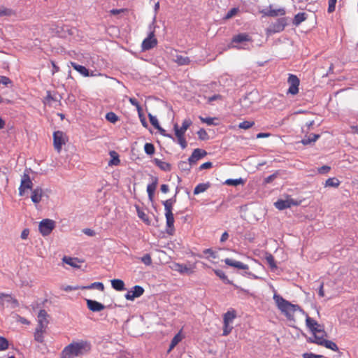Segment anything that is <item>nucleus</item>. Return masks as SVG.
<instances>
[{
    "instance_id": "f257e3e1",
    "label": "nucleus",
    "mask_w": 358,
    "mask_h": 358,
    "mask_svg": "<svg viewBox=\"0 0 358 358\" xmlns=\"http://www.w3.org/2000/svg\"><path fill=\"white\" fill-rule=\"evenodd\" d=\"M273 299L278 310L289 321H294V315L296 312L305 314L299 305L290 303L276 292L274 293Z\"/></svg>"
},
{
    "instance_id": "f03ea898",
    "label": "nucleus",
    "mask_w": 358,
    "mask_h": 358,
    "mask_svg": "<svg viewBox=\"0 0 358 358\" xmlns=\"http://www.w3.org/2000/svg\"><path fill=\"white\" fill-rule=\"evenodd\" d=\"M91 350V345L87 341L73 342L66 345L62 352V358H74L87 353Z\"/></svg>"
},
{
    "instance_id": "7ed1b4c3",
    "label": "nucleus",
    "mask_w": 358,
    "mask_h": 358,
    "mask_svg": "<svg viewBox=\"0 0 358 358\" xmlns=\"http://www.w3.org/2000/svg\"><path fill=\"white\" fill-rule=\"evenodd\" d=\"M175 202V200L171 199H167L163 202L165 210V217H166V233L169 235H173L175 231L174 227V217L173 210V205Z\"/></svg>"
},
{
    "instance_id": "20e7f679",
    "label": "nucleus",
    "mask_w": 358,
    "mask_h": 358,
    "mask_svg": "<svg viewBox=\"0 0 358 358\" xmlns=\"http://www.w3.org/2000/svg\"><path fill=\"white\" fill-rule=\"evenodd\" d=\"M237 317V312L234 308H229L224 315H223V332L222 336H228L234 329L232 325L234 320Z\"/></svg>"
},
{
    "instance_id": "39448f33",
    "label": "nucleus",
    "mask_w": 358,
    "mask_h": 358,
    "mask_svg": "<svg viewBox=\"0 0 358 358\" xmlns=\"http://www.w3.org/2000/svg\"><path fill=\"white\" fill-rule=\"evenodd\" d=\"M287 24V18L281 17L272 23L266 30L268 35L281 32Z\"/></svg>"
},
{
    "instance_id": "423d86ee",
    "label": "nucleus",
    "mask_w": 358,
    "mask_h": 358,
    "mask_svg": "<svg viewBox=\"0 0 358 358\" xmlns=\"http://www.w3.org/2000/svg\"><path fill=\"white\" fill-rule=\"evenodd\" d=\"M55 227V222L50 219H44L40 222L38 229L40 233L43 236L49 235Z\"/></svg>"
},
{
    "instance_id": "0eeeda50",
    "label": "nucleus",
    "mask_w": 358,
    "mask_h": 358,
    "mask_svg": "<svg viewBox=\"0 0 358 358\" xmlns=\"http://www.w3.org/2000/svg\"><path fill=\"white\" fill-rule=\"evenodd\" d=\"M287 83L289 85L287 94L296 95L299 93L300 80L296 75L289 74Z\"/></svg>"
},
{
    "instance_id": "6e6552de",
    "label": "nucleus",
    "mask_w": 358,
    "mask_h": 358,
    "mask_svg": "<svg viewBox=\"0 0 358 358\" xmlns=\"http://www.w3.org/2000/svg\"><path fill=\"white\" fill-rule=\"evenodd\" d=\"M157 45V39L155 35V30L151 31L148 37L142 42L141 48L143 50H149Z\"/></svg>"
},
{
    "instance_id": "1a4fd4ad",
    "label": "nucleus",
    "mask_w": 358,
    "mask_h": 358,
    "mask_svg": "<svg viewBox=\"0 0 358 358\" xmlns=\"http://www.w3.org/2000/svg\"><path fill=\"white\" fill-rule=\"evenodd\" d=\"M33 187V182L28 173H24L21 178V182L19 187V195L23 196L25 191L31 189Z\"/></svg>"
},
{
    "instance_id": "9d476101",
    "label": "nucleus",
    "mask_w": 358,
    "mask_h": 358,
    "mask_svg": "<svg viewBox=\"0 0 358 358\" xmlns=\"http://www.w3.org/2000/svg\"><path fill=\"white\" fill-rule=\"evenodd\" d=\"M66 139L64 134L61 131H55L53 134V145L57 152H60L63 145H65Z\"/></svg>"
},
{
    "instance_id": "9b49d317",
    "label": "nucleus",
    "mask_w": 358,
    "mask_h": 358,
    "mask_svg": "<svg viewBox=\"0 0 358 358\" xmlns=\"http://www.w3.org/2000/svg\"><path fill=\"white\" fill-rule=\"evenodd\" d=\"M173 129L175 131V135L178 140V143L180 145L182 149L186 148L187 146V143L185 138V134L187 130L183 129L181 127H179L178 124H174Z\"/></svg>"
},
{
    "instance_id": "f8f14e48",
    "label": "nucleus",
    "mask_w": 358,
    "mask_h": 358,
    "mask_svg": "<svg viewBox=\"0 0 358 358\" xmlns=\"http://www.w3.org/2000/svg\"><path fill=\"white\" fill-rule=\"evenodd\" d=\"M306 324L307 327L309 329V330L313 334V335L316 333H318L319 330L324 329L323 326L318 324L316 320H315L312 317H309L308 315H306Z\"/></svg>"
},
{
    "instance_id": "ddd939ff",
    "label": "nucleus",
    "mask_w": 358,
    "mask_h": 358,
    "mask_svg": "<svg viewBox=\"0 0 358 358\" xmlns=\"http://www.w3.org/2000/svg\"><path fill=\"white\" fill-rule=\"evenodd\" d=\"M196 268V265L193 264L192 266H188L186 264H181L179 263L173 264L172 268L181 274H191L193 273L194 269Z\"/></svg>"
},
{
    "instance_id": "4468645a",
    "label": "nucleus",
    "mask_w": 358,
    "mask_h": 358,
    "mask_svg": "<svg viewBox=\"0 0 358 358\" xmlns=\"http://www.w3.org/2000/svg\"><path fill=\"white\" fill-rule=\"evenodd\" d=\"M144 289L140 285H135L131 290L128 291L125 294V298L127 300L133 301L135 298H138L143 295Z\"/></svg>"
},
{
    "instance_id": "2eb2a0df",
    "label": "nucleus",
    "mask_w": 358,
    "mask_h": 358,
    "mask_svg": "<svg viewBox=\"0 0 358 358\" xmlns=\"http://www.w3.org/2000/svg\"><path fill=\"white\" fill-rule=\"evenodd\" d=\"M207 155V152L204 150L196 148L192 152L188 160L190 164H194L198 160L204 157Z\"/></svg>"
},
{
    "instance_id": "dca6fc26",
    "label": "nucleus",
    "mask_w": 358,
    "mask_h": 358,
    "mask_svg": "<svg viewBox=\"0 0 358 358\" xmlns=\"http://www.w3.org/2000/svg\"><path fill=\"white\" fill-rule=\"evenodd\" d=\"M261 13L264 16H268V17H277V16H283L285 15L286 11L285 8H280L278 9H273L272 6H270L268 10H263L261 11Z\"/></svg>"
},
{
    "instance_id": "f3484780",
    "label": "nucleus",
    "mask_w": 358,
    "mask_h": 358,
    "mask_svg": "<svg viewBox=\"0 0 358 358\" xmlns=\"http://www.w3.org/2000/svg\"><path fill=\"white\" fill-rule=\"evenodd\" d=\"M48 315L45 310H41L38 314V324L37 327L42 329H47L49 323L48 320Z\"/></svg>"
},
{
    "instance_id": "a211bd4d",
    "label": "nucleus",
    "mask_w": 358,
    "mask_h": 358,
    "mask_svg": "<svg viewBox=\"0 0 358 358\" xmlns=\"http://www.w3.org/2000/svg\"><path fill=\"white\" fill-rule=\"evenodd\" d=\"M224 262L227 265L234 267V268H238V269H241V270H248L249 269V266L248 264H243V262H241L238 261L234 260L232 259L226 258L224 260Z\"/></svg>"
},
{
    "instance_id": "6ab92c4d",
    "label": "nucleus",
    "mask_w": 358,
    "mask_h": 358,
    "mask_svg": "<svg viewBox=\"0 0 358 358\" xmlns=\"http://www.w3.org/2000/svg\"><path fill=\"white\" fill-rule=\"evenodd\" d=\"M87 308L92 312H100L105 308L104 305L92 299L86 300Z\"/></svg>"
},
{
    "instance_id": "aec40b11",
    "label": "nucleus",
    "mask_w": 358,
    "mask_h": 358,
    "mask_svg": "<svg viewBox=\"0 0 358 358\" xmlns=\"http://www.w3.org/2000/svg\"><path fill=\"white\" fill-rule=\"evenodd\" d=\"M327 336L324 329L319 330L318 333L313 334V338H310L308 341L320 345V341H324Z\"/></svg>"
},
{
    "instance_id": "412c9836",
    "label": "nucleus",
    "mask_w": 358,
    "mask_h": 358,
    "mask_svg": "<svg viewBox=\"0 0 358 358\" xmlns=\"http://www.w3.org/2000/svg\"><path fill=\"white\" fill-rule=\"evenodd\" d=\"M292 205H296L292 199L278 200L275 203V206L279 210L290 208Z\"/></svg>"
},
{
    "instance_id": "4be33fe9",
    "label": "nucleus",
    "mask_w": 358,
    "mask_h": 358,
    "mask_svg": "<svg viewBox=\"0 0 358 358\" xmlns=\"http://www.w3.org/2000/svg\"><path fill=\"white\" fill-rule=\"evenodd\" d=\"M71 66L75 69L76 71L80 73L82 76L85 77L92 76V73L90 74L89 70L85 67L84 66L76 64V62H71Z\"/></svg>"
},
{
    "instance_id": "5701e85b",
    "label": "nucleus",
    "mask_w": 358,
    "mask_h": 358,
    "mask_svg": "<svg viewBox=\"0 0 358 358\" xmlns=\"http://www.w3.org/2000/svg\"><path fill=\"white\" fill-rule=\"evenodd\" d=\"M43 194L42 188L36 187L31 192V199L34 203L37 204L41 201Z\"/></svg>"
},
{
    "instance_id": "b1692460",
    "label": "nucleus",
    "mask_w": 358,
    "mask_h": 358,
    "mask_svg": "<svg viewBox=\"0 0 358 358\" xmlns=\"http://www.w3.org/2000/svg\"><path fill=\"white\" fill-rule=\"evenodd\" d=\"M152 182L147 186V192L150 200H152L155 194V189L158 184V178L152 177Z\"/></svg>"
},
{
    "instance_id": "393cba45",
    "label": "nucleus",
    "mask_w": 358,
    "mask_h": 358,
    "mask_svg": "<svg viewBox=\"0 0 358 358\" xmlns=\"http://www.w3.org/2000/svg\"><path fill=\"white\" fill-rule=\"evenodd\" d=\"M62 260L64 263L70 265L71 266H72L73 268H80V264L83 262V261H80L78 258H73V257H67V256H64L63 257Z\"/></svg>"
},
{
    "instance_id": "a878e982",
    "label": "nucleus",
    "mask_w": 358,
    "mask_h": 358,
    "mask_svg": "<svg viewBox=\"0 0 358 358\" xmlns=\"http://www.w3.org/2000/svg\"><path fill=\"white\" fill-rule=\"evenodd\" d=\"M183 338H184V336L182 334V329H181L172 338L171 342L169 345V348L168 350V352H170L183 339Z\"/></svg>"
},
{
    "instance_id": "bb28decb",
    "label": "nucleus",
    "mask_w": 358,
    "mask_h": 358,
    "mask_svg": "<svg viewBox=\"0 0 358 358\" xmlns=\"http://www.w3.org/2000/svg\"><path fill=\"white\" fill-rule=\"evenodd\" d=\"M173 61L179 66L189 65L191 62V60L188 57L180 55H176L173 58Z\"/></svg>"
},
{
    "instance_id": "cd10ccee",
    "label": "nucleus",
    "mask_w": 358,
    "mask_h": 358,
    "mask_svg": "<svg viewBox=\"0 0 358 358\" xmlns=\"http://www.w3.org/2000/svg\"><path fill=\"white\" fill-rule=\"evenodd\" d=\"M46 332V329L36 327L34 332V339L38 343L44 341V334Z\"/></svg>"
},
{
    "instance_id": "c85d7f7f",
    "label": "nucleus",
    "mask_w": 358,
    "mask_h": 358,
    "mask_svg": "<svg viewBox=\"0 0 358 358\" xmlns=\"http://www.w3.org/2000/svg\"><path fill=\"white\" fill-rule=\"evenodd\" d=\"M112 287L117 291L125 289L124 282L120 279H113L111 280Z\"/></svg>"
},
{
    "instance_id": "c756f323",
    "label": "nucleus",
    "mask_w": 358,
    "mask_h": 358,
    "mask_svg": "<svg viewBox=\"0 0 358 358\" xmlns=\"http://www.w3.org/2000/svg\"><path fill=\"white\" fill-rule=\"evenodd\" d=\"M154 162L160 169L164 171H171V166L169 163L162 161L159 159H155Z\"/></svg>"
},
{
    "instance_id": "7c9ffc66",
    "label": "nucleus",
    "mask_w": 358,
    "mask_h": 358,
    "mask_svg": "<svg viewBox=\"0 0 358 358\" xmlns=\"http://www.w3.org/2000/svg\"><path fill=\"white\" fill-rule=\"evenodd\" d=\"M250 41V38L248 34H239L234 36L232 38V43H241L243 41Z\"/></svg>"
},
{
    "instance_id": "2f4dec72",
    "label": "nucleus",
    "mask_w": 358,
    "mask_h": 358,
    "mask_svg": "<svg viewBox=\"0 0 358 358\" xmlns=\"http://www.w3.org/2000/svg\"><path fill=\"white\" fill-rule=\"evenodd\" d=\"M320 345L324 346L325 348L330 349L335 352L338 351V348L337 345L331 341H329L327 339H325L324 341H321Z\"/></svg>"
},
{
    "instance_id": "473e14b6",
    "label": "nucleus",
    "mask_w": 358,
    "mask_h": 358,
    "mask_svg": "<svg viewBox=\"0 0 358 358\" xmlns=\"http://www.w3.org/2000/svg\"><path fill=\"white\" fill-rule=\"evenodd\" d=\"M15 15V12L3 6H0V17H10Z\"/></svg>"
},
{
    "instance_id": "72a5a7b5",
    "label": "nucleus",
    "mask_w": 358,
    "mask_h": 358,
    "mask_svg": "<svg viewBox=\"0 0 358 358\" xmlns=\"http://www.w3.org/2000/svg\"><path fill=\"white\" fill-rule=\"evenodd\" d=\"M307 18V15L305 13H297L293 20V24L295 26L299 25L302 22L305 21Z\"/></svg>"
},
{
    "instance_id": "f704fd0d",
    "label": "nucleus",
    "mask_w": 358,
    "mask_h": 358,
    "mask_svg": "<svg viewBox=\"0 0 358 358\" xmlns=\"http://www.w3.org/2000/svg\"><path fill=\"white\" fill-rule=\"evenodd\" d=\"M80 289H97L100 291H103L104 285L102 282H95L88 286L81 287Z\"/></svg>"
},
{
    "instance_id": "c9c22d12",
    "label": "nucleus",
    "mask_w": 358,
    "mask_h": 358,
    "mask_svg": "<svg viewBox=\"0 0 358 358\" xmlns=\"http://www.w3.org/2000/svg\"><path fill=\"white\" fill-rule=\"evenodd\" d=\"M341 184L340 180L336 178H329L325 182V187H338Z\"/></svg>"
},
{
    "instance_id": "e433bc0d",
    "label": "nucleus",
    "mask_w": 358,
    "mask_h": 358,
    "mask_svg": "<svg viewBox=\"0 0 358 358\" xmlns=\"http://www.w3.org/2000/svg\"><path fill=\"white\" fill-rule=\"evenodd\" d=\"M319 137H320V135H318V134H311L308 136L304 138L301 141V143L303 145H308V144H310L312 142L316 141L319 138Z\"/></svg>"
},
{
    "instance_id": "4c0bfd02",
    "label": "nucleus",
    "mask_w": 358,
    "mask_h": 358,
    "mask_svg": "<svg viewBox=\"0 0 358 358\" xmlns=\"http://www.w3.org/2000/svg\"><path fill=\"white\" fill-rule=\"evenodd\" d=\"M3 298H6L8 302H11L13 304V306L16 307L18 306L17 301L15 299L13 298L10 294L0 293V300L3 299ZM1 305H2V303L0 301V306Z\"/></svg>"
},
{
    "instance_id": "58836bf2",
    "label": "nucleus",
    "mask_w": 358,
    "mask_h": 358,
    "mask_svg": "<svg viewBox=\"0 0 358 358\" xmlns=\"http://www.w3.org/2000/svg\"><path fill=\"white\" fill-rule=\"evenodd\" d=\"M209 187V185L206 183H200L197 185L194 189V194H199L204 192Z\"/></svg>"
},
{
    "instance_id": "ea45409f",
    "label": "nucleus",
    "mask_w": 358,
    "mask_h": 358,
    "mask_svg": "<svg viewBox=\"0 0 358 358\" xmlns=\"http://www.w3.org/2000/svg\"><path fill=\"white\" fill-rule=\"evenodd\" d=\"M129 101L131 103V104H132L133 106H134L136 108L138 113V116H139V117H142V107L141 106V105L139 104L138 101L135 98L129 97Z\"/></svg>"
},
{
    "instance_id": "a19ab883",
    "label": "nucleus",
    "mask_w": 358,
    "mask_h": 358,
    "mask_svg": "<svg viewBox=\"0 0 358 358\" xmlns=\"http://www.w3.org/2000/svg\"><path fill=\"white\" fill-rule=\"evenodd\" d=\"M110 155L113 157V159L109 162V165H118L120 163V160L117 152L115 151H112L110 152Z\"/></svg>"
},
{
    "instance_id": "79ce46f5",
    "label": "nucleus",
    "mask_w": 358,
    "mask_h": 358,
    "mask_svg": "<svg viewBox=\"0 0 358 358\" xmlns=\"http://www.w3.org/2000/svg\"><path fill=\"white\" fill-rule=\"evenodd\" d=\"M106 119L111 123H115L119 120V117L115 113L109 112L106 113Z\"/></svg>"
},
{
    "instance_id": "37998d69",
    "label": "nucleus",
    "mask_w": 358,
    "mask_h": 358,
    "mask_svg": "<svg viewBox=\"0 0 358 358\" xmlns=\"http://www.w3.org/2000/svg\"><path fill=\"white\" fill-rule=\"evenodd\" d=\"M144 150L146 154L152 155L155 153V148L153 144L150 143H146L144 145Z\"/></svg>"
},
{
    "instance_id": "c03bdc74",
    "label": "nucleus",
    "mask_w": 358,
    "mask_h": 358,
    "mask_svg": "<svg viewBox=\"0 0 358 358\" xmlns=\"http://www.w3.org/2000/svg\"><path fill=\"white\" fill-rule=\"evenodd\" d=\"M255 125L254 121H243L238 124V127L243 129H248Z\"/></svg>"
},
{
    "instance_id": "a18cd8bd",
    "label": "nucleus",
    "mask_w": 358,
    "mask_h": 358,
    "mask_svg": "<svg viewBox=\"0 0 358 358\" xmlns=\"http://www.w3.org/2000/svg\"><path fill=\"white\" fill-rule=\"evenodd\" d=\"M225 184L228 185L237 186L240 184H243V180L241 178L239 179H228L225 181Z\"/></svg>"
},
{
    "instance_id": "49530a36",
    "label": "nucleus",
    "mask_w": 358,
    "mask_h": 358,
    "mask_svg": "<svg viewBox=\"0 0 358 358\" xmlns=\"http://www.w3.org/2000/svg\"><path fill=\"white\" fill-rule=\"evenodd\" d=\"M197 134L200 140L205 141L209 138V136L204 129H200L197 131Z\"/></svg>"
},
{
    "instance_id": "de8ad7c7",
    "label": "nucleus",
    "mask_w": 358,
    "mask_h": 358,
    "mask_svg": "<svg viewBox=\"0 0 358 358\" xmlns=\"http://www.w3.org/2000/svg\"><path fill=\"white\" fill-rule=\"evenodd\" d=\"M150 122L151 124L155 128V129H160V126L158 122V120L156 117L153 116L151 114L148 115Z\"/></svg>"
},
{
    "instance_id": "09e8293b",
    "label": "nucleus",
    "mask_w": 358,
    "mask_h": 358,
    "mask_svg": "<svg viewBox=\"0 0 358 358\" xmlns=\"http://www.w3.org/2000/svg\"><path fill=\"white\" fill-rule=\"evenodd\" d=\"M8 348V341L4 337L0 336V351L5 350Z\"/></svg>"
},
{
    "instance_id": "8fccbe9b",
    "label": "nucleus",
    "mask_w": 358,
    "mask_h": 358,
    "mask_svg": "<svg viewBox=\"0 0 358 358\" xmlns=\"http://www.w3.org/2000/svg\"><path fill=\"white\" fill-rule=\"evenodd\" d=\"M336 2L337 0H328L327 11L329 13H331L335 11Z\"/></svg>"
},
{
    "instance_id": "3c124183",
    "label": "nucleus",
    "mask_w": 358,
    "mask_h": 358,
    "mask_svg": "<svg viewBox=\"0 0 358 358\" xmlns=\"http://www.w3.org/2000/svg\"><path fill=\"white\" fill-rule=\"evenodd\" d=\"M141 262L147 266H150L152 264V258L149 254H146L141 257Z\"/></svg>"
},
{
    "instance_id": "603ef678",
    "label": "nucleus",
    "mask_w": 358,
    "mask_h": 358,
    "mask_svg": "<svg viewBox=\"0 0 358 358\" xmlns=\"http://www.w3.org/2000/svg\"><path fill=\"white\" fill-rule=\"evenodd\" d=\"M199 118L203 123H206L208 125L214 124V120L216 119L215 117H199Z\"/></svg>"
},
{
    "instance_id": "864d4df0",
    "label": "nucleus",
    "mask_w": 358,
    "mask_h": 358,
    "mask_svg": "<svg viewBox=\"0 0 358 358\" xmlns=\"http://www.w3.org/2000/svg\"><path fill=\"white\" fill-rule=\"evenodd\" d=\"M266 259V262H268V264H269V266L272 268H275L277 267L275 262L274 257L271 255H270L269 256H267Z\"/></svg>"
},
{
    "instance_id": "5fc2aeb1",
    "label": "nucleus",
    "mask_w": 358,
    "mask_h": 358,
    "mask_svg": "<svg viewBox=\"0 0 358 358\" xmlns=\"http://www.w3.org/2000/svg\"><path fill=\"white\" fill-rule=\"evenodd\" d=\"M138 215L144 222L147 223L148 224H150L148 217L145 213L138 210Z\"/></svg>"
},
{
    "instance_id": "6e6d98bb",
    "label": "nucleus",
    "mask_w": 358,
    "mask_h": 358,
    "mask_svg": "<svg viewBox=\"0 0 358 358\" xmlns=\"http://www.w3.org/2000/svg\"><path fill=\"white\" fill-rule=\"evenodd\" d=\"M238 11V9L236 8H231L230 10H229V12L226 15L225 19L231 18L232 17H234V15H236L237 14Z\"/></svg>"
},
{
    "instance_id": "4d7b16f0",
    "label": "nucleus",
    "mask_w": 358,
    "mask_h": 358,
    "mask_svg": "<svg viewBox=\"0 0 358 358\" xmlns=\"http://www.w3.org/2000/svg\"><path fill=\"white\" fill-rule=\"evenodd\" d=\"M192 122L190 119H185L183 120L181 127L183 129L187 130L188 128L192 125Z\"/></svg>"
},
{
    "instance_id": "13d9d810",
    "label": "nucleus",
    "mask_w": 358,
    "mask_h": 358,
    "mask_svg": "<svg viewBox=\"0 0 358 358\" xmlns=\"http://www.w3.org/2000/svg\"><path fill=\"white\" fill-rule=\"evenodd\" d=\"M11 83V80L9 78L6 76H0V84H2L3 85H8V84Z\"/></svg>"
},
{
    "instance_id": "bf43d9fd",
    "label": "nucleus",
    "mask_w": 358,
    "mask_h": 358,
    "mask_svg": "<svg viewBox=\"0 0 358 358\" xmlns=\"http://www.w3.org/2000/svg\"><path fill=\"white\" fill-rule=\"evenodd\" d=\"M128 10L127 8H121V9H112L110 10V13L111 15H118L120 13H126Z\"/></svg>"
},
{
    "instance_id": "052dcab7",
    "label": "nucleus",
    "mask_w": 358,
    "mask_h": 358,
    "mask_svg": "<svg viewBox=\"0 0 358 358\" xmlns=\"http://www.w3.org/2000/svg\"><path fill=\"white\" fill-rule=\"evenodd\" d=\"M203 252L206 255H208L210 257L213 259L217 258L216 253L210 248L204 250Z\"/></svg>"
},
{
    "instance_id": "680f3d73",
    "label": "nucleus",
    "mask_w": 358,
    "mask_h": 358,
    "mask_svg": "<svg viewBox=\"0 0 358 358\" xmlns=\"http://www.w3.org/2000/svg\"><path fill=\"white\" fill-rule=\"evenodd\" d=\"M214 272L220 278H221L222 280L227 279L226 274L222 270L216 269V270H214Z\"/></svg>"
},
{
    "instance_id": "e2e57ef3",
    "label": "nucleus",
    "mask_w": 358,
    "mask_h": 358,
    "mask_svg": "<svg viewBox=\"0 0 358 358\" xmlns=\"http://www.w3.org/2000/svg\"><path fill=\"white\" fill-rule=\"evenodd\" d=\"M278 176V173L268 176L264 179L265 183H271Z\"/></svg>"
},
{
    "instance_id": "0e129e2a",
    "label": "nucleus",
    "mask_w": 358,
    "mask_h": 358,
    "mask_svg": "<svg viewBox=\"0 0 358 358\" xmlns=\"http://www.w3.org/2000/svg\"><path fill=\"white\" fill-rule=\"evenodd\" d=\"M212 166H213V164H212V162H205V163L202 164L199 166V169H200V170L208 169H210Z\"/></svg>"
},
{
    "instance_id": "69168bd1",
    "label": "nucleus",
    "mask_w": 358,
    "mask_h": 358,
    "mask_svg": "<svg viewBox=\"0 0 358 358\" xmlns=\"http://www.w3.org/2000/svg\"><path fill=\"white\" fill-rule=\"evenodd\" d=\"M330 166H322V167L319 168L318 171L320 173H328L330 171Z\"/></svg>"
},
{
    "instance_id": "338daca9",
    "label": "nucleus",
    "mask_w": 358,
    "mask_h": 358,
    "mask_svg": "<svg viewBox=\"0 0 358 358\" xmlns=\"http://www.w3.org/2000/svg\"><path fill=\"white\" fill-rule=\"evenodd\" d=\"M29 234V230L28 229H24L21 233L22 239H27Z\"/></svg>"
},
{
    "instance_id": "774afa93",
    "label": "nucleus",
    "mask_w": 358,
    "mask_h": 358,
    "mask_svg": "<svg viewBox=\"0 0 358 358\" xmlns=\"http://www.w3.org/2000/svg\"><path fill=\"white\" fill-rule=\"evenodd\" d=\"M83 232L89 236H94L95 235V232L90 229H85L83 230Z\"/></svg>"
}]
</instances>
